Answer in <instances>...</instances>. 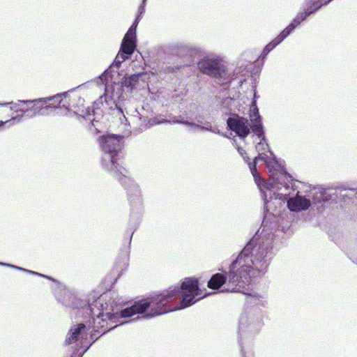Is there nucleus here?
I'll return each instance as SVG.
<instances>
[{
    "instance_id": "dca6fc26",
    "label": "nucleus",
    "mask_w": 357,
    "mask_h": 357,
    "mask_svg": "<svg viewBox=\"0 0 357 357\" xmlns=\"http://www.w3.org/2000/svg\"><path fill=\"white\" fill-rule=\"evenodd\" d=\"M84 84H80L75 88H73L70 90H68V91L59 93L54 96H48V97H45V98H42V99L45 100V105L44 106L45 109H52V108H54V109L59 108V105L61 104V101L62 100V96H63L65 95H69L70 93L75 91L77 89L82 88Z\"/></svg>"
},
{
    "instance_id": "7ed1b4c3",
    "label": "nucleus",
    "mask_w": 357,
    "mask_h": 357,
    "mask_svg": "<svg viewBox=\"0 0 357 357\" xmlns=\"http://www.w3.org/2000/svg\"><path fill=\"white\" fill-rule=\"evenodd\" d=\"M288 185V188L282 187V188H273L271 190V197L268 196V206H266L264 192H268L266 189L263 188L261 190L264 204V210L268 211L271 209L272 202L273 199L282 201L287 200V206L290 211L300 212L307 210L311 206V199L314 204L313 198L310 196L311 192L315 189L321 188V186L313 187L306 185L303 183L294 180L291 176V181L284 180Z\"/></svg>"
},
{
    "instance_id": "c85d7f7f",
    "label": "nucleus",
    "mask_w": 357,
    "mask_h": 357,
    "mask_svg": "<svg viewBox=\"0 0 357 357\" xmlns=\"http://www.w3.org/2000/svg\"><path fill=\"white\" fill-rule=\"evenodd\" d=\"M245 324H246V319H245V317H242L239 321V328H238V334L240 335L238 342L240 344H241V333L244 332L246 328Z\"/></svg>"
},
{
    "instance_id": "e433bc0d",
    "label": "nucleus",
    "mask_w": 357,
    "mask_h": 357,
    "mask_svg": "<svg viewBox=\"0 0 357 357\" xmlns=\"http://www.w3.org/2000/svg\"><path fill=\"white\" fill-rule=\"evenodd\" d=\"M167 66H168V65H167L165 68H164V66H162V68H164V70H165V72L169 73V72H168V70H167Z\"/></svg>"
},
{
    "instance_id": "ea45409f",
    "label": "nucleus",
    "mask_w": 357,
    "mask_h": 357,
    "mask_svg": "<svg viewBox=\"0 0 357 357\" xmlns=\"http://www.w3.org/2000/svg\"><path fill=\"white\" fill-rule=\"evenodd\" d=\"M162 72H160V73H158V77H162Z\"/></svg>"
},
{
    "instance_id": "f257e3e1",
    "label": "nucleus",
    "mask_w": 357,
    "mask_h": 357,
    "mask_svg": "<svg viewBox=\"0 0 357 357\" xmlns=\"http://www.w3.org/2000/svg\"><path fill=\"white\" fill-rule=\"evenodd\" d=\"M255 108L250 115L252 122L251 129L259 142L256 144V150L259 155L255 157L252 163L249 164L250 172L260 190L263 188L268 192H264L266 206H268V196L271 197V189L273 188H288L284 180L291 181V175L287 172L285 169L279 163L273 153L270 150L267 139L265 137L262 118L259 114V109L253 102Z\"/></svg>"
},
{
    "instance_id": "f704fd0d",
    "label": "nucleus",
    "mask_w": 357,
    "mask_h": 357,
    "mask_svg": "<svg viewBox=\"0 0 357 357\" xmlns=\"http://www.w3.org/2000/svg\"><path fill=\"white\" fill-rule=\"evenodd\" d=\"M114 314H107V317H108L109 319H112V317H114Z\"/></svg>"
},
{
    "instance_id": "4c0bfd02",
    "label": "nucleus",
    "mask_w": 357,
    "mask_h": 357,
    "mask_svg": "<svg viewBox=\"0 0 357 357\" xmlns=\"http://www.w3.org/2000/svg\"><path fill=\"white\" fill-rule=\"evenodd\" d=\"M162 122H163V120H160V119H158V121H157L158 125L161 123H162Z\"/></svg>"
},
{
    "instance_id": "9d476101",
    "label": "nucleus",
    "mask_w": 357,
    "mask_h": 357,
    "mask_svg": "<svg viewBox=\"0 0 357 357\" xmlns=\"http://www.w3.org/2000/svg\"><path fill=\"white\" fill-rule=\"evenodd\" d=\"M136 43L137 38L126 33L125 34L121 42L120 50L114 62L110 65L109 68L98 78V84L106 85L107 84L108 74L114 71V68L119 69L122 62L128 59L132 56L137 46Z\"/></svg>"
},
{
    "instance_id": "f8f14e48",
    "label": "nucleus",
    "mask_w": 357,
    "mask_h": 357,
    "mask_svg": "<svg viewBox=\"0 0 357 357\" xmlns=\"http://www.w3.org/2000/svg\"><path fill=\"white\" fill-rule=\"evenodd\" d=\"M45 100L36 98L33 100H23L22 114L13 116V119H17V122H20L24 117L28 119L34 118L42 114V110L45 109Z\"/></svg>"
},
{
    "instance_id": "1a4fd4ad",
    "label": "nucleus",
    "mask_w": 357,
    "mask_h": 357,
    "mask_svg": "<svg viewBox=\"0 0 357 357\" xmlns=\"http://www.w3.org/2000/svg\"><path fill=\"white\" fill-rule=\"evenodd\" d=\"M314 202H329L347 204L354 197L357 198V189L348 188L346 185L339 184L330 188H315L310 195Z\"/></svg>"
},
{
    "instance_id": "f03ea898",
    "label": "nucleus",
    "mask_w": 357,
    "mask_h": 357,
    "mask_svg": "<svg viewBox=\"0 0 357 357\" xmlns=\"http://www.w3.org/2000/svg\"><path fill=\"white\" fill-rule=\"evenodd\" d=\"M268 247H243L235 260L230 264L228 272L215 273L208 282V287L218 289L226 284L227 291L247 294L245 287L257 277L264 275L268 265Z\"/></svg>"
},
{
    "instance_id": "aec40b11",
    "label": "nucleus",
    "mask_w": 357,
    "mask_h": 357,
    "mask_svg": "<svg viewBox=\"0 0 357 357\" xmlns=\"http://www.w3.org/2000/svg\"><path fill=\"white\" fill-rule=\"evenodd\" d=\"M146 0H142V4L139 6V7L138 8V13L135 17V20H134L132 24L131 25V26L129 28V29L126 32V34H128L133 38H137L136 37L137 26L141 20L142 15L145 12L144 7H145V4H146Z\"/></svg>"
},
{
    "instance_id": "6ab92c4d",
    "label": "nucleus",
    "mask_w": 357,
    "mask_h": 357,
    "mask_svg": "<svg viewBox=\"0 0 357 357\" xmlns=\"http://www.w3.org/2000/svg\"><path fill=\"white\" fill-rule=\"evenodd\" d=\"M85 328L86 326L84 324H79L76 327L71 328L67 334L65 340L66 344L67 345H70L75 343L79 339L82 330L84 329Z\"/></svg>"
},
{
    "instance_id": "7c9ffc66",
    "label": "nucleus",
    "mask_w": 357,
    "mask_h": 357,
    "mask_svg": "<svg viewBox=\"0 0 357 357\" xmlns=\"http://www.w3.org/2000/svg\"><path fill=\"white\" fill-rule=\"evenodd\" d=\"M12 121L17 122V119H13V117H12L10 119L6 121H0V127L2 126H4V125H7V124H8V126H10L11 125Z\"/></svg>"
},
{
    "instance_id": "2eb2a0df",
    "label": "nucleus",
    "mask_w": 357,
    "mask_h": 357,
    "mask_svg": "<svg viewBox=\"0 0 357 357\" xmlns=\"http://www.w3.org/2000/svg\"><path fill=\"white\" fill-rule=\"evenodd\" d=\"M216 100L220 109L225 114H229L236 107V100L229 96L227 88L224 89L216 96Z\"/></svg>"
},
{
    "instance_id": "412c9836",
    "label": "nucleus",
    "mask_w": 357,
    "mask_h": 357,
    "mask_svg": "<svg viewBox=\"0 0 357 357\" xmlns=\"http://www.w3.org/2000/svg\"><path fill=\"white\" fill-rule=\"evenodd\" d=\"M144 75V73H135L123 77L121 84L123 87L135 89L139 83V78Z\"/></svg>"
},
{
    "instance_id": "2f4dec72",
    "label": "nucleus",
    "mask_w": 357,
    "mask_h": 357,
    "mask_svg": "<svg viewBox=\"0 0 357 357\" xmlns=\"http://www.w3.org/2000/svg\"><path fill=\"white\" fill-rule=\"evenodd\" d=\"M12 267L16 268V269H19V270H21V271H26V272H29L31 274H35V275H40L42 276L41 274H39L36 272H34V271H29V270H26V269H24V268H20V267H17V266H11Z\"/></svg>"
},
{
    "instance_id": "f3484780",
    "label": "nucleus",
    "mask_w": 357,
    "mask_h": 357,
    "mask_svg": "<svg viewBox=\"0 0 357 357\" xmlns=\"http://www.w3.org/2000/svg\"><path fill=\"white\" fill-rule=\"evenodd\" d=\"M139 114V120L141 121V125L136 131L137 133L142 132L146 129L156 124V117L154 116L153 112H147V114H139L137 110L135 111Z\"/></svg>"
},
{
    "instance_id": "bb28decb",
    "label": "nucleus",
    "mask_w": 357,
    "mask_h": 357,
    "mask_svg": "<svg viewBox=\"0 0 357 357\" xmlns=\"http://www.w3.org/2000/svg\"><path fill=\"white\" fill-rule=\"evenodd\" d=\"M79 110L75 111L74 112L78 115L79 116H81L83 119H88L89 121H92L89 116L93 115L94 110L93 109H91L89 107H86L84 109L82 110V113H79Z\"/></svg>"
},
{
    "instance_id": "4be33fe9",
    "label": "nucleus",
    "mask_w": 357,
    "mask_h": 357,
    "mask_svg": "<svg viewBox=\"0 0 357 357\" xmlns=\"http://www.w3.org/2000/svg\"><path fill=\"white\" fill-rule=\"evenodd\" d=\"M104 98L105 104L109 107L110 109L116 111L117 115H123V118L120 117V121L121 123L126 124L128 122V119L124 114V109L123 107L112 101V99H109L106 96H105Z\"/></svg>"
},
{
    "instance_id": "a878e982",
    "label": "nucleus",
    "mask_w": 357,
    "mask_h": 357,
    "mask_svg": "<svg viewBox=\"0 0 357 357\" xmlns=\"http://www.w3.org/2000/svg\"><path fill=\"white\" fill-rule=\"evenodd\" d=\"M264 244L265 243L259 234V230H258L245 245H265Z\"/></svg>"
},
{
    "instance_id": "423d86ee",
    "label": "nucleus",
    "mask_w": 357,
    "mask_h": 357,
    "mask_svg": "<svg viewBox=\"0 0 357 357\" xmlns=\"http://www.w3.org/2000/svg\"><path fill=\"white\" fill-rule=\"evenodd\" d=\"M112 176L117 179L126 191L127 197L131 208L130 225L131 229L136 228L140 220L142 209V198L139 185L133 181L126 168L119 169Z\"/></svg>"
},
{
    "instance_id": "0eeeda50",
    "label": "nucleus",
    "mask_w": 357,
    "mask_h": 357,
    "mask_svg": "<svg viewBox=\"0 0 357 357\" xmlns=\"http://www.w3.org/2000/svg\"><path fill=\"white\" fill-rule=\"evenodd\" d=\"M99 143L103 152V168L110 172L112 175L118 172L119 169L124 168L119 162V153L123 146V136L114 134L105 135L99 137Z\"/></svg>"
},
{
    "instance_id": "4468645a",
    "label": "nucleus",
    "mask_w": 357,
    "mask_h": 357,
    "mask_svg": "<svg viewBox=\"0 0 357 357\" xmlns=\"http://www.w3.org/2000/svg\"><path fill=\"white\" fill-rule=\"evenodd\" d=\"M188 118L190 119L196 120L197 123L190 122L187 120H185L183 118H181V116H170L168 120H165V122L186 125L196 128L200 130H207L215 132V131L212 130L210 122L205 120L204 116L203 114H198L195 117L188 116Z\"/></svg>"
},
{
    "instance_id": "c756f323",
    "label": "nucleus",
    "mask_w": 357,
    "mask_h": 357,
    "mask_svg": "<svg viewBox=\"0 0 357 357\" xmlns=\"http://www.w3.org/2000/svg\"><path fill=\"white\" fill-rule=\"evenodd\" d=\"M167 96L169 98H170V100H169V102L167 100L166 102H162V106L169 107L170 103H174V102L176 101V99L177 98H178V96L174 97L173 95H170V94H168Z\"/></svg>"
},
{
    "instance_id": "c9c22d12",
    "label": "nucleus",
    "mask_w": 357,
    "mask_h": 357,
    "mask_svg": "<svg viewBox=\"0 0 357 357\" xmlns=\"http://www.w3.org/2000/svg\"><path fill=\"white\" fill-rule=\"evenodd\" d=\"M84 101V99H82V98H79V103L80 105H83Z\"/></svg>"
},
{
    "instance_id": "20e7f679",
    "label": "nucleus",
    "mask_w": 357,
    "mask_h": 357,
    "mask_svg": "<svg viewBox=\"0 0 357 357\" xmlns=\"http://www.w3.org/2000/svg\"><path fill=\"white\" fill-rule=\"evenodd\" d=\"M198 281L187 278L181 287H170L158 294V315L191 306L204 296H199Z\"/></svg>"
},
{
    "instance_id": "473e14b6",
    "label": "nucleus",
    "mask_w": 357,
    "mask_h": 357,
    "mask_svg": "<svg viewBox=\"0 0 357 357\" xmlns=\"http://www.w3.org/2000/svg\"><path fill=\"white\" fill-rule=\"evenodd\" d=\"M257 98V93H256V90H255L254 91V98H253V100H252V102L251 103L252 109H251V112H250V115L253 112V109L255 108V105H253V102L254 101H255V105H256V107H257V100H256Z\"/></svg>"
},
{
    "instance_id": "b1692460",
    "label": "nucleus",
    "mask_w": 357,
    "mask_h": 357,
    "mask_svg": "<svg viewBox=\"0 0 357 357\" xmlns=\"http://www.w3.org/2000/svg\"><path fill=\"white\" fill-rule=\"evenodd\" d=\"M77 105L73 102L70 99V94L62 96L61 104L59 105V109H64L68 112L73 110L77 108Z\"/></svg>"
},
{
    "instance_id": "9b49d317",
    "label": "nucleus",
    "mask_w": 357,
    "mask_h": 357,
    "mask_svg": "<svg viewBox=\"0 0 357 357\" xmlns=\"http://www.w3.org/2000/svg\"><path fill=\"white\" fill-rule=\"evenodd\" d=\"M197 66L203 74L213 77L219 82H228L233 79L227 77V68L219 56H204L198 61Z\"/></svg>"
},
{
    "instance_id": "a211bd4d",
    "label": "nucleus",
    "mask_w": 357,
    "mask_h": 357,
    "mask_svg": "<svg viewBox=\"0 0 357 357\" xmlns=\"http://www.w3.org/2000/svg\"><path fill=\"white\" fill-rule=\"evenodd\" d=\"M247 73L248 70H246L245 68L241 66L236 68L231 74L227 73V77L234 79L229 80L228 82H220L222 84H229L236 80L238 82V86H241L243 82L246 80L245 75Z\"/></svg>"
},
{
    "instance_id": "393cba45",
    "label": "nucleus",
    "mask_w": 357,
    "mask_h": 357,
    "mask_svg": "<svg viewBox=\"0 0 357 357\" xmlns=\"http://www.w3.org/2000/svg\"><path fill=\"white\" fill-rule=\"evenodd\" d=\"M151 303L147 299H142L139 301L135 302L132 305L137 314L144 312L147 308L149 307Z\"/></svg>"
},
{
    "instance_id": "72a5a7b5",
    "label": "nucleus",
    "mask_w": 357,
    "mask_h": 357,
    "mask_svg": "<svg viewBox=\"0 0 357 357\" xmlns=\"http://www.w3.org/2000/svg\"><path fill=\"white\" fill-rule=\"evenodd\" d=\"M238 152L242 157H243L244 160H245V157L244 156V155H246L245 151L241 147H238Z\"/></svg>"
},
{
    "instance_id": "6e6552de",
    "label": "nucleus",
    "mask_w": 357,
    "mask_h": 357,
    "mask_svg": "<svg viewBox=\"0 0 357 357\" xmlns=\"http://www.w3.org/2000/svg\"><path fill=\"white\" fill-rule=\"evenodd\" d=\"M321 5L322 3L314 0L305 1L301 10L291 23L275 39L265 46L260 55L261 59L264 60L272 50L280 44L297 26L305 21L308 17L316 13L321 8Z\"/></svg>"
},
{
    "instance_id": "5701e85b",
    "label": "nucleus",
    "mask_w": 357,
    "mask_h": 357,
    "mask_svg": "<svg viewBox=\"0 0 357 357\" xmlns=\"http://www.w3.org/2000/svg\"><path fill=\"white\" fill-rule=\"evenodd\" d=\"M0 106L7 107L10 106V109L16 113L22 114L23 109V100H17L16 102L11 101L7 102L0 103Z\"/></svg>"
},
{
    "instance_id": "ddd939ff",
    "label": "nucleus",
    "mask_w": 357,
    "mask_h": 357,
    "mask_svg": "<svg viewBox=\"0 0 357 357\" xmlns=\"http://www.w3.org/2000/svg\"><path fill=\"white\" fill-rule=\"evenodd\" d=\"M227 128L234 132L238 137L245 139L250 133L252 123L238 114H231L227 120Z\"/></svg>"
},
{
    "instance_id": "39448f33",
    "label": "nucleus",
    "mask_w": 357,
    "mask_h": 357,
    "mask_svg": "<svg viewBox=\"0 0 357 357\" xmlns=\"http://www.w3.org/2000/svg\"><path fill=\"white\" fill-rule=\"evenodd\" d=\"M202 52V48L186 42H175L158 48V61H167V70L176 73L180 70H188L190 75L195 57Z\"/></svg>"
},
{
    "instance_id": "cd10ccee",
    "label": "nucleus",
    "mask_w": 357,
    "mask_h": 357,
    "mask_svg": "<svg viewBox=\"0 0 357 357\" xmlns=\"http://www.w3.org/2000/svg\"><path fill=\"white\" fill-rule=\"evenodd\" d=\"M135 314H137L136 311L134 310L132 306L126 307L121 311V317H130Z\"/></svg>"
},
{
    "instance_id": "58836bf2",
    "label": "nucleus",
    "mask_w": 357,
    "mask_h": 357,
    "mask_svg": "<svg viewBox=\"0 0 357 357\" xmlns=\"http://www.w3.org/2000/svg\"><path fill=\"white\" fill-rule=\"evenodd\" d=\"M241 354H242V357H245L243 348H241Z\"/></svg>"
}]
</instances>
